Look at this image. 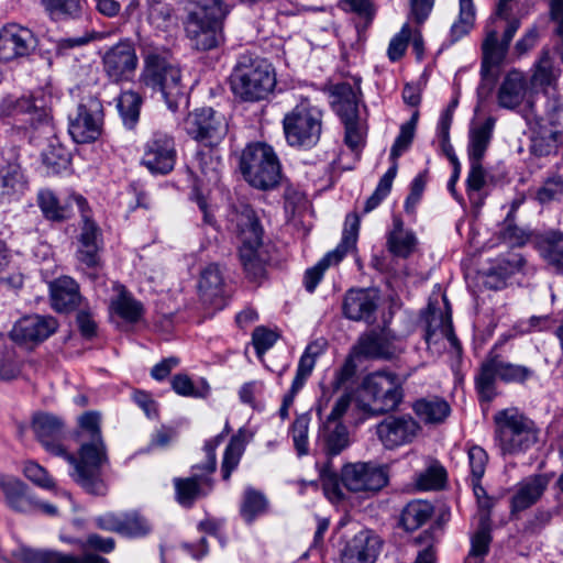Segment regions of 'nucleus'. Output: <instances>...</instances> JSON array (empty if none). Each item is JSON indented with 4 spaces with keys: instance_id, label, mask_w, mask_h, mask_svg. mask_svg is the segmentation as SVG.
I'll return each mask as SVG.
<instances>
[{
    "instance_id": "51",
    "label": "nucleus",
    "mask_w": 563,
    "mask_h": 563,
    "mask_svg": "<svg viewBox=\"0 0 563 563\" xmlns=\"http://www.w3.org/2000/svg\"><path fill=\"white\" fill-rule=\"evenodd\" d=\"M173 390L184 397L206 398L209 395L210 386L205 378L196 384L187 374H177L172 379Z\"/></svg>"
},
{
    "instance_id": "21",
    "label": "nucleus",
    "mask_w": 563,
    "mask_h": 563,
    "mask_svg": "<svg viewBox=\"0 0 563 563\" xmlns=\"http://www.w3.org/2000/svg\"><path fill=\"white\" fill-rule=\"evenodd\" d=\"M34 47V36L29 29L8 24L0 30V60L10 62L27 56Z\"/></svg>"
},
{
    "instance_id": "27",
    "label": "nucleus",
    "mask_w": 563,
    "mask_h": 563,
    "mask_svg": "<svg viewBox=\"0 0 563 563\" xmlns=\"http://www.w3.org/2000/svg\"><path fill=\"white\" fill-rule=\"evenodd\" d=\"M549 485L547 475H533L521 481L511 497V512H520L534 505Z\"/></svg>"
},
{
    "instance_id": "52",
    "label": "nucleus",
    "mask_w": 563,
    "mask_h": 563,
    "mask_svg": "<svg viewBox=\"0 0 563 563\" xmlns=\"http://www.w3.org/2000/svg\"><path fill=\"white\" fill-rule=\"evenodd\" d=\"M534 199L542 206L563 200V177L559 174L548 176L537 189Z\"/></svg>"
},
{
    "instance_id": "55",
    "label": "nucleus",
    "mask_w": 563,
    "mask_h": 563,
    "mask_svg": "<svg viewBox=\"0 0 563 563\" xmlns=\"http://www.w3.org/2000/svg\"><path fill=\"white\" fill-rule=\"evenodd\" d=\"M42 158L48 172L53 174L65 169L70 161L68 151L57 140L52 141L43 151Z\"/></svg>"
},
{
    "instance_id": "4",
    "label": "nucleus",
    "mask_w": 563,
    "mask_h": 563,
    "mask_svg": "<svg viewBox=\"0 0 563 563\" xmlns=\"http://www.w3.org/2000/svg\"><path fill=\"white\" fill-rule=\"evenodd\" d=\"M144 68L140 76L142 85L161 92L168 108L175 110L177 100L184 95L181 71L167 52L143 46Z\"/></svg>"
},
{
    "instance_id": "25",
    "label": "nucleus",
    "mask_w": 563,
    "mask_h": 563,
    "mask_svg": "<svg viewBox=\"0 0 563 563\" xmlns=\"http://www.w3.org/2000/svg\"><path fill=\"white\" fill-rule=\"evenodd\" d=\"M380 539L372 531L362 530L346 544L343 556L347 562L374 563L380 551Z\"/></svg>"
},
{
    "instance_id": "29",
    "label": "nucleus",
    "mask_w": 563,
    "mask_h": 563,
    "mask_svg": "<svg viewBox=\"0 0 563 563\" xmlns=\"http://www.w3.org/2000/svg\"><path fill=\"white\" fill-rule=\"evenodd\" d=\"M239 257L244 273L251 282H260L265 277L268 254L263 242L240 246Z\"/></svg>"
},
{
    "instance_id": "33",
    "label": "nucleus",
    "mask_w": 563,
    "mask_h": 563,
    "mask_svg": "<svg viewBox=\"0 0 563 563\" xmlns=\"http://www.w3.org/2000/svg\"><path fill=\"white\" fill-rule=\"evenodd\" d=\"M0 488L2 489L8 505L20 512H29L35 508V503L27 494V488L18 478L1 476Z\"/></svg>"
},
{
    "instance_id": "56",
    "label": "nucleus",
    "mask_w": 563,
    "mask_h": 563,
    "mask_svg": "<svg viewBox=\"0 0 563 563\" xmlns=\"http://www.w3.org/2000/svg\"><path fill=\"white\" fill-rule=\"evenodd\" d=\"M310 421L311 417L306 412L297 416L291 424L290 434L298 456H305L309 453L308 432Z\"/></svg>"
},
{
    "instance_id": "59",
    "label": "nucleus",
    "mask_w": 563,
    "mask_h": 563,
    "mask_svg": "<svg viewBox=\"0 0 563 563\" xmlns=\"http://www.w3.org/2000/svg\"><path fill=\"white\" fill-rule=\"evenodd\" d=\"M397 164H393L388 170L379 179V183L373 195L366 200L364 206V213H368L379 206V203L390 192L393 181L397 175Z\"/></svg>"
},
{
    "instance_id": "20",
    "label": "nucleus",
    "mask_w": 563,
    "mask_h": 563,
    "mask_svg": "<svg viewBox=\"0 0 563 563\" xmlns=\"http://www.w3.org/2000/svg\"><path fill=\"white\" fill-rule=\"evenodd\" d=\"M395 336L385 329L363 333L353 346L356 357L390 360L397 354Z\"/></svg>"
},
{
    "instance_id": "32",
    "label": "nucleus",
    "mask_w": 563,
    "mask_h": 563,
    "mask_svg": "<svg viewBox=\"0 0 563 563\" xmlns=\"http://www.w3.org/2000/svg\"><path fill=\"white\" fill-rule=\"evenodd\" d=\"M78 285L70 277H60L51 284L52 306L56 311H68L79 302Z\"/></svg>"
},
{
    "instance_id": "17",
    "label": "nucleus",
    "mask_w": 563,
    "mask_h": 563,
    "mask_svg": "<svg viewBox=\"0 0 563 563\" xmlns=\"http://www.w3.org/2000/svg\"><path fill=\"white\" fill-rule=\"evenodd\" d=\"M137 65L139 58L134 45L129 40L120 41L102 56L103 70L113 82L131 80Z\"/></svg>"
},
{
    "instance_id": "53",
    "label": "nucleus",
    "mask_w": 563,
    "mask_h": 563,
    "mask_svg": "<svg viewBox=\"0 0 563 563\" xmlns=\"http://www.w3.org/2000/svg\"><path fill=\"white\" fill-rule=\"evenodd\" d=\"M490 541V526L478 525L476 532L472 536L471 550L465 563H481L488 553Z\"/></svg>"
},
{
    "instance_id": "7",
    "label": "nucleus",
    "mask_w": 563,
    "mask_h": 563,
    "mask_svg": "<svg viewBox=\"0 0 563 563\" xmlns=\"http://www.w3.org/2000/svg\"><path fill=\"white\" fill-rule=\"evenodd\" d=\"M222 443V435H216L205 442V461L191 466V475L175 477V498L183 507H191L197 500L209 496L214 488L213 474L217 470V448Z\"/></svg>"
},
{
    "instance_id": "14",
    "label": "nucleus",
    "mask_w": 563,
    "mask_h": 563,
    "mask_svg": "<svg viewBox=\"0 0 563 563\" xmlns=\"http://www.w3.org/2000/svg\"><path fill=\"white\" fill-rule=\"evenodd\" d=\"M177 150L174 136L155 132L145 142L141 164L154 175L170 173L176 164Z\"/></svg>"
},
{
    "instance_id": "18",
    "label": "nucleus",
    "mask_w": 563,
    "mask_h": 563,
    "mask_svg": "<svg viewBox=\"0 0 563 563\" xmlns=\"http://www.w3.org/2000/svg\"><path fill=\"white\" fill-rule=\"evenodd\" d=\"M57 328L56 319L51 316H25L14 324L11 338L21 344H38L48 339Z\"/></svg>"
},
{
    "instance_id": "60",
    "label": "nucleus",
    "mask_w": 563,
    "mask_h": 563,
    "mask_svg": "<svg viewBox=\"0 0 563 563\" xmlns=\"http://www.w3.org/2000/svg\"><path fill=\"white\" fill-rule=\"evenodd\" d=\"M151 531L147 520L137 512L122 514L119 533L128 537H143Z\"/></svg>"
},
{
    "instance_id": "37",
    "label": "nucleus",
    "mask_w": 563,
    "mask_h": 563,
    "mask_svg": "<svg viewBox=\"0 0 563 563\" xmlns=\"http://www.w3.org/2000/svg\"><path fill=\"white\" fill-rule=\"evenodd\" d=\"M333 107L344 122L358 120V99L353 87L347 84H338L333 88Z\"/></svg>"
},
{
    "instance_id": "42",
    "label": "nucleus",
    "mask_w": 563,
    "mask_h": 563,
    "mask_svg": "<svg viewBox=\"0 0 563 563\" xmlns=\"http://www.w3.org/2000/svg\"><path fill=\"white\" fill-rule=\"evenodd\" d=\"M24 177L18 166H5L0 169V200L9 201L21 195L25 189Z\"/></svg>"
},
{
    "instance_id": "10",
    "label": "nucleus",
    "mask_w": 563,
    "mask_h": 563,
    "mask_svg": "<svg viewBox=\"0 0 563 563\" xmlns=\"http://www.w3.org/2000/svg\"><path fill=\"white\" fill-rule=\"evenodd\" d=\"M405 378L390 372L368 374L362 383V390L369 399L365 410L371 415H383L395 410L402 400Z\"/></svg>"
},
{
    "instance_id": "9",
    "label": "nucleus",
    "mask_w": 563,
    "mask_h": 563,
    "mask_svg": "<svg viewBox=\"0 0 563 563\" xmlns=\"http://www.w3.org/2000/svg\"><path fill=\"white\" fill-rule=\"evenodd\" d=\"M322 111L309 99H302L283 120L287 143L290 146L311 148L320 140L322 133Z\"/></svg>"
},
{
    "instance_id": "35",
    "label": "nucleus",
    "mask_w": 563,
    "mask_h": 563,
    "mask_svg": "<svg viewBox=\"0 0 563 563\" xmlns=\"http://www.w3.org/2000/svg\"><path fill=\"white\" fill-rule=\"evenodd\" d=\"M417 239L413 232L404 229L400 218H394L393 229L387 234V249L398 257H408L416 247Z\"/></svg>"
},
{
    "instance_id": "39",
    "label": "nucleus",
    "mask_w": 563,
    "mask_h": 563,
    "mask_svg": "<svg viewBox=\"0 0 563 563\" xmlns=\"http://www.w3.org/2000/svg\"><path fill=\"white\" fill-rule=\"evenodd\" d=\"M496 377H498L496 356L494 353H490L482 363L475 377L476 390L482 400L490 401L495 397Z\"/></svg>"
},
{
    "instance_id": "62",
    "label": "nucleus",
    "mask_w": 563,
    "mask_h": 563,
    "mask_svg": "<svg viewBox=\"0 0 563 563\" xmlns=\"http://www.w3.org/2000/svg\"><path fill=\"white\" fill-rule=\"evenodd\" d=\"M34 108L33 100L31 98H13L9 96L4 98L0 104V112L2 115H18L23 113H31Z\"/></svg>"
},
{
    "instance_id": "22",
    "label": "nucleus",
    "mask_w": 563,
    "mask_h": 563,
    "mask_svg": "<svg viewBox=\"0 0 563 563\" xmlns=\"http://www.w3.org/2000/svg\"><path fill=\"white\" fill-rule=\"evenodd\" d=\"M32 429L48 452L66 459L68 453L60 443L64 435V422L60 418L46 412L36 413L32 420Z\"/></svg>"
},
{
    "instance_id": "38",
    "label": "nucleus",
    "mask_w": 563,
    "mask_h": 563,
    "mask_svg": "<svg viewBox=\"0 0 563 563\" xmlns=\"http://www.w3.org/2000/svg\"><path fill=\"white\" fill-rule=\"evenodd\" d=\"M539 252L556 273H563V232L549 231L538 242Z\"/></svg>"
},
{
    "instance_id": "26",
    "label": "nucleus",
    "mask_w": 563,
    "mask_h": 563,
    "mask_svg": "<svg viewBox=\"0 0 563 563\" xmlns=\"http://www.w3.org/2000/svg\"><path fill=\"white\" fill-rule=\"evenodd\" d=\"M225 282L218 264L207 265L200 273L198 291L205 303L221 307L223 303Z\"/></svg>"
},
{
    "instance_id": "3",
    "label": "nucleus",
    "mask_w": 563,
    "mask_h": 563,
    "mask_svg": "<svg viewBox=\"0 0 563 563\" xmlns=\"http://www.w3.org/2000/svg\"><path fill=\"white\" fill-rule=\"evenodd\" d=\"M324 493L330 498L344 497L342 485L353 493H377L388 484V468L372 462L349 463L342 467L341 476L325 465L320 471Z\"/></svg>"
},
{
    "instance_id": "6",
    "label": "nucleus",
    "mask_w": 563,
    "mask_h": 563,
    "mask_svg": "<svg viewBox=\"0 0 563 563\" xmlns=\"http://www.w3.org/2000/svg\"><path fill=\"white\" fill-rule=\"evenodd\" d=\"M494 440L503 455L527 452L539 439V429L533 420L518 409H505L494 416Z\"/></svg>"
},
{
    "instance_id": "41",
    "label": "nucleus",
    "mask_w": 563,
    "mask_h": 563,
    "mask_svg": "<svg viewBox=\"0 0 563 563\" xmlns=\"http://www.w3.org/2000/svg\"><path fill=\"white\" fill-rule=\"evenodd\" d=\"M494 129V120L487 119L470 132L468 159L482 162L490 143Z\"/></svg>"
},
{
    "instance_id": "30",
    "label": "nucleus",
    "mask_w": 563,
    "mask_h": 563,
    "mask_svg": "<svg viewBox=\"0 0 563 563\" xmlns=\"http://www.w3.org/2000/svg\"><path fill=\"white\" fill-rule=\"evenodd\" d=\"M526 76L518 71H509L498 89V104L505 109H515L523 101L527 92Z\"/></svg>"
},
{
    "instance_id": "1",
    "label": "nucleus",
    "mask_w": 563,
    "mask_h": 563,
    "mask_svg": "<svg viewBox=\"0 0 563 563\" xmlns=\"http://www.w3.org/2000/svg\"><path fill=\"white\" fill-rule=\"evenodd\" d=\"M100 421V415L96 411L81 415L78 419V437L81 439L78 456L66 454V461L73 466L70 477L86 493L96 496H104L108 492L101 470L109 459Z\"/></svg>"
},
{
    "instance_id": "19",
    "label": "nucleus",
    "mask_w": 563,
    "mask_h": 563,
    "mask_svg": "<svg viewBox=\"0 0 563 563\" xmlns=\"http://www.w3.org/2000/svg\"><path fill=\"white\" fill-rule=\"evenodd\" d=\"M379 295L375 289L357 288L346 291L342 310L345 318L353 321L374 323Z\"/></svg>"
},
{
    "instance_id": "61",
    "label": "nucleus",
    "mask_w": 563,
    "mask_h": 563,
    "mask_svg": "<svg viewBox=\"0 0 563 563\" xmlns=\"http://www.w3.org/2000/svg\"><path fill=\"white\" fill-rule=\"evenodd\" d=\"M24 563H77V556L59 552L27 550L23 553Z\"/></svg>"
},
{
    "instance_id": "28",
    "label": "nucleus",
    "mask_w": 563,
    "mask_h": 563,
    "mask_svg": "<svg viewBox=\"0 0 563 563\" xmlns=\"http://www.w3.org/2000/svg\"><path fill=\"white\" fill-rule=\"evenodd\" d=\"M319 442L328 456H335L350 445V433L341 421L325 420L319 430Z\"/></svg>"
},
{
    "instance_id": "64",
    "label": "nucleus",
    "mask_w": 563,
    "mask_h": 563,
    "mask_svg": "<svg viewBox=\"0 0 563 563\" xmlns=\"http://www.w3.org/2000/svg\"><path fill=\"white\" fill-rule=\"evenodd\" d=\"M556 79V73L548 53L539 59L533 74V81L540 86H550Z\"/></svg>"
},
{
    "instance_id": "45",
    "label": "nucleus",
    "mask_w": 563,
    "mask_h": 563,
    "mask_svg": "<svg viewBox=\"0 0 563 563\" xmlns=\"http://www.w3.org/2000/svg\"><path fill=\"white\" fill-rule=\"evenodd\" d=\"M433 507L422 500L409 503L401 512V525L408 531H413L424 525L431 517Z\"/></svg>"
},
{
    "instance_id": "31",
    "label": "nucleus",
    "mask_w": 563,
    "mask_h": 563,
    "mask_svg": "<svg viewBox=\"0 0 563 563\" xmlns=\"http://www.w3.org/2000/svg\"><path fill=\"white\" fill-rule=\"evenodd\" d=\"M253 433L245 428L233 434L224 450L221 462V475L223 481H229L232 473L238 468L245 452L246 444L252 440Z\"/></svg>"
},
{
    "instance_id": "2",
    "label": "nucleus",
    "mask_w": 563,
    "mask_h": 563,
    "mask_svg": "<svg viewBox=\"0 0 563 563\" xmlns=\"http://www.w3.org/2000/svg\"><path fill=\"white\" fill-rule=\"evenodd\" d=\"M184 21L186 36L197 51H211L223 42L229 7L222 0H190Z\"/></svg>"
},
{
    "instance_id": "58",
    "label": "nucleus",
    "mask_w": 563,
    "mask_h": 563,
    "mask_svg": "<svg viewBox=\"0 0 563 563\" xmlns=\"http://www.w3.org/2000/svg\"><path fill=\"white\" fill-rule=\"evenodd\" d=\"M266 506L267 500L265 496L254 488L247 487L241 505V515L247 522H252L255 517L265 511Z\"/></svg>"
},
{
    "instance_id": "49",
    "label": "nucleus",
    "mask_w": 563,
    "mask_h": 563,
    "mask_svg": "<svg viewBox=\"0 0 563 563\" xmlns=\"http://www.w3.org/2000/svg\"><path fill=\"white\" fill-rule=\"evenodd\" d=\"M459 2V18L452 24L450 30V37L452 43H455L463 36L467 35L475 23L476 11L473 0H460Z\"/></svg>"
},
{
    "instance_id": "36",
    "label": "nucleus",
    "mask_w": 563,
    "mask_h": 563,
    "mask_svg": "<svg viewBox=\"0 0 563 563\" xmlns=\"http://www.w3.org/2000/svg\"><path fill=\"white\" fill-rule=\"evenodd\" d=\"M412 409L426 424L442 423L450 415V405L442 398H421L413 402Z\"/></svg>"
},
{
    "instance_id": "50",
    "label": "nucleus",
    "mask_w": 563,
    "mask_h": 563,
    "mask_svg": "<svg viewBox=\"0 0 563 563\" xmlns=\"http://www.w3.org/2000/svg\"><path fill=\"white\" fill-rule=\"evenodd\" d=\"M561 135V132L553 128L540 125L532 137V152L538 156H548L556 153Z\"/></svg>"
},
{
    "instance_id": "24",
    "label": "nucleus",
    "mask_w": 563,
    "mask_h": 563,
    "mask_svg": "<svg viewBox=\"0 0 563 563\" xmlns=\"http://www.w3.org/2000/svg\"><path fill=\"white\" fill-rule=\"evenodd\" d=\"M223 167L218 146H201L188 165L190 174L201 180L218 181Z\"/></svg>"
},
{
    "instance_id": "46",
    "label": "nucleus",
    "mask_w": 563,
    "mask_h": 563,
    "mask_svg": "<svg viewBox=\"0 0 563 563\" xmlns=\"http://www.w3.org/2000/svg\"><path fill=\"white\" fill-rule=\"evenodd\" d=\"M37 205L44 217L53 221H62L70 216V203L62 205L55 194L49 189H42L37 194Z\"/></svg>"
},
{
    "instance_id": "43",
    "label": "nucleus",
    "mask_w": 563,
    "mask_h": 563,
    "mask_svg": "<svg viewBox=\"0 0 563 563\" xmlns=\"http://www.w3.org/2000/svg\"><path fill=\"white\" fill-rule=\"evenodd\" d=\"M69 199L77 205L84 220V224L78 236V245H102L101 231L97 223L93 222L87 214V200L80 195H74Z\"/></svg>"
},
{
    "instance_id": "8",
    "label": "nucleus",
    "mask_w": 563,
    "mask_h": 563,
    "mask_svg": "<svg viewBox=\"0 0 563 563\" xmlns=\"http://www.w3.org/2000/svg\"><path fill=\"white\" fill-rule=\"evenodd\" d=\"M240 172L254 188L269 190L282 178V166L274 148L262 142L247 144L240 155Z\"/></svg>"
},
{
    "instance_id": "44",
    "label": "nucleus",
    "mask_w": 563,
    "mask_h": 563,
    "mask_svg": "<svg viewBox=\"0 0 563 563\" xmlns=\"http://www.w3.org/2000/svg\"><path fill=\"white\" fill-rule=\"evenodd\" d=\"M325 345L327 343L322 339L316 340L307 345L303 354L299 358L296 376L294 378L296 387L298 385H305L314 368L317 358L324 352Z\"/></svg>"
},
{
    "instance_id": "63",
    "label": "nucleus",
    "mask_w": 563,
    "mask_h": 563,
    "mask_svg": "<svg viewBox=\"0 0 563 563\" xmlns=\"http://www.w3.org/2000/svg\"><path fill=\"white\" fill-rule=\"evenodd\" d=\"M411 30L408 24L402 25L399 33H397L389 42L387 55L391 62L400 59L408 46Z\"/></svg>"
},
{
    "instance_id": "57",
    "label": "nucleus",
    "mask_w": 563,
    "mask_h": 563,
    "mask_svg": "<svg viewBox=\"0 0 563 563\" xmlns=\"http://www.w3.org/2000/svg\"><path fill=\"white\" fill-rule=\"evenodd\" d=\"M496 356L498 378L505 383H525L533 375V371L523 365L512 364L505 361L500 355Z\"/></svg>"
},
{
    "instance_id": "40",
    "label": "nucleus",
    "mask_w": 563,
    "mask_h": 563,
    "mask_svg": "<svg viewBox=\"0 0 563 563\" xmlns=\"http://www.w3.org/2000/svg\"><path fill=\"white\" fill-rule=\"evenodd\" d=\"M453 115H452V109H445L439 120L438 123V134L441 139V144L443 152L445 153L446 157L453 165V174L449 180V189L454 192V186L457 181L461 173V164L454 154L453 147L450 144V128L452 124Z\"/></svg>"
},
{
    "instance_id": "11",
    "label": "nucleus",
    "mask_w": 563,
    "mask_h": 563,
    "mask_svg": "<svg viewBox=\"0 0 563 563\" xmlns=\"http://www.w3.org/2000/svg\"><path fill=\"white\" fill-rule=\"evenodd\" d=\"M520 26L519 20L509 21L506 26L501 41L498 40V30L496 27H486V36L482 43V85L479 90L492 89L496 75L493 68H497L505 60L509 45Z\"/></svg>"
},
{
    "instance_id": "48",
    "label": "nucleus",
    "mask_w": 563,
    "mask_h": 563,
    "mask_svg": "<svg viewBox=\"0 0 563 563\" xmlns=\"http://www.w3.org/2000/svg\"><path fill=\"white\" fill-rule=\"evenodd\" d=\"M42 5L54 21L77 19L82 13V0H42Z\"/></svg>"
},
{
    "instance_id": "34",
    "label": "nucleus",
    "mask_w": 563,
    "mask_h": 563,
    "mask_svg": "<svg viewBox=\"0 0 563 563\" xmlns=\"http://www.w3.org/2000/svg\"><path fill=\"white\" fill-rule=\"evenodd\" d=\"M113 289L117 296L111 299L110 309L128 322H137L144 312L143 305L123 285L114 284Z\"/></svg>"
},
{
    "instance_id": "16",
    "label": "nucleus",
    "mask_w": 563,
    "mask_h": 563,
    "mask_svg": "<svg viewBox=\"0 0 563 563\" xmlns=\"http://www.w3.org/2000/svg\"><path fill=\"white\" fill-rule=\"evenodd\" d=\"M102 104L89 97L78 104L77 112L70 118L69 133L77 143H90L101 134Z\"/></svg>"
},
{
    "instance_id": "23",
    "label": "nucleus",
    "mask_w": 563,
    "mask_h": 563,
    "mask_svg": "<svg viewBox=\"0 0 563 563\" xmlns=\"http://www.w3.org/2000/svg\"><path fill=\"white\" fill-rule=\"evenodd\" d=\"M231 229L241 241V246L263 242V228L255 211L250 206H241L229 216Z\"/></svg>"
},
{
    "instance_id": "5",
    "label": "nucleus",
    "mask_w": 563,
    "mask_h": 563,
    "mask_svg": "<svg viewBox=\"0 0 563 563\" xmlns=\"http://www.w3.org/2000/svg\"><path fill=\"white\" fill-rule=\"evenodd\" d=\"M232 92L244 101H258L273 92L276 75L264 58L243 54L239 57L230 76Z\"/></svg>"
},
{
    "instance_id": "12",
    "label": "nucleus",
    "mask_w": 563,
    "mask_h": 563,
    "mask_svg": "<svg viewBox=\"0 0 563 563\" xmlns=\"http://www.w3.org/2000/svg\"><path fill=\"white\" fill-rule=\"evenodd\" d=\"M358 230V216L356 213L347 214L339 245L334 250L328 252L314 266L306 271L303 284L307 291L313 292L325 271L332 266L339 265L346 254L356 247Z\"/></svg>"
},
{
    "instance_id": "54",
    "label": "nucleus",
    "mask_w": 563,
    "mask_h": 563,
    "mask_svg": "<svg viewBox=\"0 0 563 563\" xmlns=\"http://www.w3.org/2000/svg\"><path fill=\"white\" fill-rule=\"evenodd\" d=\"M147 20L158 30H167L174 22V9L162 0H147Z\"/></svg>"
},
{
    "instance_id": "13",
    "label": "nucleus",
    "mask_w": 563,
    "mask_h": 563,
    "mask_svg": "<svg viewBox=\"0 0 563 563\" xmlns=\"http://www.w3.org/2000/svg\"><path fill=\"white\" fill-rule=\"evenodd\" d=\"M186 133L203 146H218L228 132L225 118L212 108L188 113L184 121Z\"/></svg>"
},
{
    "instance_id": "15",
    "label": "nucleus",
    "mask_w": 563,
    "mask_h": 563,
    "mask_svg": "<svg viewBox=\"0 0 563 563\" xmlns=\"http://www.w3.org/2000/svg\"><path fill=\"white\" fill-rule=\"evenodd\" d=\"M420 431L419 422L409 413L388 416L376 426V435L387 450L412 443Z\"/></svg>"
},
{
    "instance_id": "47",
    "label": "nucleus",
    "mask_w": 563,
    "mask_h": 563,
    "mask_svg": "<svg viewBox=\"0 0 563 563\" xmlns=\"http://www.w3.org/2000/svg\"><path fill=\"white\" fill-rule=\"evenodd\" d=\"M141 104V96L133 90L123 91L118 97L117 108L123 121V124L126 128L132 129L137 123L140 118Z\"/></svg>"
}]
</instances>
